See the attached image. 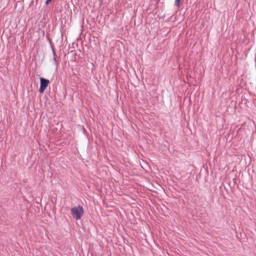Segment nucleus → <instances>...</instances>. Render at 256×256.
I'll use <instances>...</instances> for the list:
<instances>
[{"instance_id": "f257e3e1", "label": "nucleus", "mask_w": 256, "mask_h": 256, "mask_svg": "<svg viewBox=\"0 0 256 256\" xmlns=\"http://www.w3.org/2000/svg\"><path fill=\"white\" fill-rule=\"evenodd\" d=\"M71 214L76 220H79L83 216L84 210L82 206H76L72 208Z\"/></svg>"}, {"instance_id": "f03ea898", "label": "nucleus", "mask_w": 256, "mask_h": 256, "mask_svg": "<svg viewBox=\"0 0 256 256\" xmlns=\"http://www.w3.org/2000/svg\"><path fill=\"white\" fill-rule=\"evenodd\" d=\"M50 81L48 80L45 79L43 78H40V88L39 89V92L42 94L44 92L46 88L48 87Z\"/></svg>"}, {"instance_id": "7ed1b4c3", "label": "nucleus", "mask_w": 256, "mask_h": 256, "mask_svg": "<svg viewBox=\"0 0 256 256\" xmlns=\"http://www.w3.org/2000/svg\"><path fill=\"white\" fill-rule=\"evenodd\" d=\"M181 0H175L174 5L177 7H180V2Z\"/></svg>"}, {"instance_id": "20e7f679", "label": "nucleus", "mask_w": 256, "mask_h": 256, "mask_svg": "<svg viewBox=\"0 0 256 256\" xmlns=\"http://www.w3.org/2000/svg\"><path fill=\"white\" fill-rule=\"evenodd\" d=\"M52 0H46V4H48Z\"/></svg>"}]
</instances>
